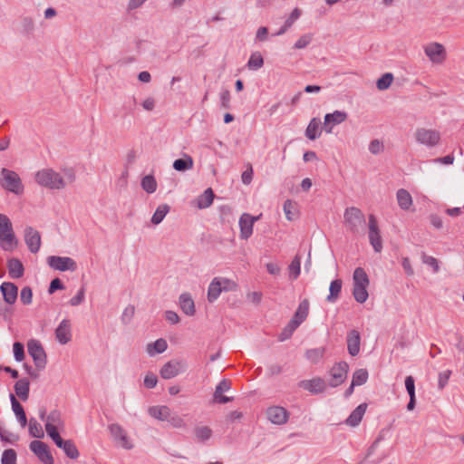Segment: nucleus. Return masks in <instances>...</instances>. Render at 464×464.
Masks as SVG:
<instances>
[{
	"instance_id": "11",
	"label": "nucleus",
	"mask_w": 464,
	"mask_h": 464,
	"mask_svg": "<svg viewBox=\"0 0 464 464\" xmlns=\"http://www.w3.org/2000/svg\"><path fill=\"white\" fill-rule=\"evenodd\" d=\"M48 265L59 271H75L77 269L76 262L68 256H50L47 258Z\"/></svg>"
},
{
	"instance_id": "12",
	"label": "nucleus",
	"mask_w": 464,
	"mask_h": 464,
	"mask_svg": "<svg viewBox=\"0 0 464 464\" xmlns=\"http://www.w3.org/2000/svg\"><path fill=\"white\" fill-rule=\"evenodd\" d=\"M30 450L35 454L40 461L44 464H53V458L46 443L41 440H33L29 445Z\"/></svg>"
},
{
	"instance_id": "53",
	"label": "nucleus",
	"mask_w": 464,
	"mask_h": 464,
	"mask_svg": "<svg viewBox=\"0 0 464 464\" xmlns=\"http://www.w3.org/2000/svg\"><path fill=\"white\" fill-rule=\"evenodd\" d=\"M284 211L288 220H294L296 218V213L293 211L295 209L294 203L292 200L287 199L284 202Z\"/></svg>"
},
{
	"instance_id": "8",
	"label": "nucleus",
	"mask_w": 464,
	"mask_h": 464,
	"mask_svg": "<svg viewBox=\"0 0 464 464\" xmlns=\"http://www.w3.org/2000/svg\"><path fill=\"white\" fill-rule=\"evenodd\" d=\"M415 139L420 144L434 147L440 142V134L435 130L418 128L415 131Z\"/></svg>"
},
{
	"instance_id": "59",
	"label": "nucleus",
	"mask_w": 464,
	"mask_h": 464,
	"mask_svg": "<svg viewBox=\"0 0 464 464\" xmlns=\"http://www.w3.org/2000/svg\"><path fill=\"white\" fill-rule=\"evenodd\" d=\"M220 279L222 281V291L228 292V291H236L237 289L238 285L233 280H230L228 278H223V277H220Z\"/></svg>"
},
{
	"instance_id": "20",
	"label": "nucleus",
	"mask_w": 464,
	"mask_h": 464,
	"mask_svg": "<svg viewBox=\"0 0 464 464\" xmlns=\"http://www.w3.org/2000/svg\"><path fill=\"white\" fill-rule=\"evenodd\" d=\"M347 119V113L341 111H334L333 113H327L324 116V130L331 133L333 126L343 122Z\"/></svg>"
},
{
	"instance_id": "7",
	"label": "nucleus",
	"mask_w": 464,
	"mask_h": 464,
	"mask_svg": "<svg viewBox=\"0 0 464 464\" xmlns=\"http://www.w3.org/2000/svg\"><path fill=\"white\" fill-rule=\"evenodd\" d=\"M27 350L37 370H44L47 363V355L41 343L34 339L30 340L27 343Z\"/></svg>"
},
{
	"instance_id": "50",
	"label": "nucleus",
	"mask_w": 464,
	"mask_h": 464,
	"mask_svg": "<svg viewBox=\"0 0 464 464\" xmlns=\"http://www.w3.org/2000/svg\"><path fill=\"white\" fill-rule=\"evenodd\" d=\"M324 354V348H315L306 351V358L313 362H317Z\"/></svg>"
},
{
	"instance_id": "62",
	"label": "nucleus",
	"mask_w": 464,
	"mask_h": 464,
	"mask_svg": "<svg viewBox=\"0 0 464 464\" xmlns=\"http://www.w3.org/2000/svg\"><path fill=\"white\" fill-rule=\"evenodd\" d=\"M84 294H85V289L84 287H81V289L78 291L77 295H74L71 300H70V304L72 306H77L79 304H81L83 300H84Z\"/></svg>"
},
{
	"instance_id": "16",
	"label": "nucleus",
	"mask_w": 464,
	"mask_h": 464,
	"mask_svg": "<svg viewBox=\"0 0 464 464\" xmlns=\"http://www.w3.org/2000/svg\"><path fill=\"white\" fill-rule=\"evenodd\" d=\"M108 429L114 440L120 443L122 448L126 450H131L133 448V445L129 440L126 431L121 425L112 423L108 426Z\"/></svg>"
},
{
	"instance_id": "5",
	"label": "nucleus",
	"mask_w": 464,
	"mask_h": 464,
	"mask_svg": "<svg viewBox=\"0 0 464 464\" xmlns=\"http://www.w3.org/2000/svg\"><path fill=\"white\" fill-rule=\"evenodd\" d=\"M0 186L15 195H21L24 192V185L19 175L6 168H2L0 170Z\"/></svg>"
},
{
	"instance_id": "37",
	"label": "nucleus",
	"mask_w": 464,
	"mask_h": 464,
	"mask_svg": "<svg viewBox=\"0 0 464 464\" xmlns=\"http://www.w3.org/2000/svg\"><path fill=\"white\" fill-rule=\"evenodd\" d=\"M343 285V281L341 279H334L331 282L329 287V295L326 297V300L330 303L335 302L341 293Z\"/></svg>"
},
{
	"instance_id": "60",
	"label": "nucleus",
	"mask_w": 464,
	"mask_h": 464,
	"mask_svg": "<svg viewBox=\"0 0 464 464\" xmlns=\"http://www.w3.org/2000/svg\"><path fill=\"white\" fill-rule=\"evenodd\" d=\"M312 41V36L310 34H304L301 36L295 44V49H302L305 48Z\"/></svg>"
},
{
	"instance_id": "13",
	"label": "nucleus",
	"mask_w": 464,
	"mask_h": 464,
	"mask_svg": "<svg viewBox=\"0 0 464 464\" xmlns=\"http://www.w3.org/2000/svg\"><path fill=\"white\" fill-rule=\"evenodd\" d=\"M297 385L312 394L323 393L327 388V382L321 377L300 381Z\"/></svg>"
},
{
	"instance_id": "17",
	"label": "nucleus",
	"mask_w": 464,
	"mask_h": 464,
	"mask_svg": "<svg viewBox=\"0 0 464 464\" xmlns=\"http://www.w3.org/2000/svg\"><path fill=\"white\" fill-rule=\"evenodd\" d=\"M24 241L29 250L35 254L39 251L41 246L40 233L32 227H27L24 229Z\"/></svg>"
},
{
	"instance_id": "24",
	"label": "nucleus",
	"mask_w": 464,
	"mask_h": 464,
	"mask_svg": "<svg viewBox=\"0 0 464 464\" xmlns=\"http://www.w3.org/2000/svg\"><path fill=\"white\" fill-rule=\"evenodd\" d=\"M347 349L352 356H356L360 352L361 336L357 330H351L347 334Z\"/></svg>"
},
{
	"instance_id": "58",
	"label": "nucleus",
	"mask_w": 464,
	"mask_h": 464,
	"mask_svg": "<svg viewBox=\"0 0 464 464\" xmlns=\"http://www.w3.org/2000/svg\"><path fill=\"white\" fill-rule=\"evenodd\" d=\"M450 375V370L444 371L439 374L438 387L440 390L444 389V387L448 384Z\"/></svg>"
},
{
	"instance_id": "19",
	"label": "nucleus",
	"mask_w": 464,
	"mask_h": 464,
	"mask_svg": "<svg viewBox=\"0 0 464 464\" xmlns=\"http://www.w3.org/2000/svg\"><path fill=\"white\" fill-rule=\"evenodd\" d=\"M71 322L63 319L55 329V336L61 344L68 343L72 339Z\"/></svg>"
},
{
	"instance_id": "44",
	"label": "nucleus",
	"mask_w": 464,
	"mask_h": 464,
	"mask_svg": "<svg viewBox=\"0 0 464 464\" xmlns=\"http://www.w3.org/2000/svg\"><path fill=\"white\" fill-rule=\"evenodd\" d=\"M194 432L198 441H206L212 436V430L208 426L196 427Z\"/></svg>"
},
{
	"instance_id": "56",
	"label": "nucleus",
	"mask_w": 464,
	"mask_h": 464,
	"mask_svg": "<svg viewBox=\"0 0 464 464\" xmlns=\"http://www.w3.org/2000/svg\"><path fill=\"white\" fill-rule=\"evenodd\" d=\"M421 260L424 264L432 267L434 273H438L440 270V266L438 260L430 256H427L425 253L421 255Z\"/></svg>"
},
{
	"instance_id": "63",
	"label": "nucleus",
	"mask_w": 464,
	"mask_h": 464,
	"mask_svg": "<svg viewBox=\"0 0 464 464\" xmlns=\"http://www.w3.org/2000/svg\"><path fill=\"white\" fill-rule=\"evenodd\" d=\"M158 378L154 373H147L144 378V385L148 389H152L157 385Z\"/></svg>"
},
{
	"instance_id": "25",
	"label": "nucleus",
	"mask_w": 464,
	"mask_h": 464,
	"mask_svg": "<svg viewBox=\"0 0 464 464\" xmlns=\"http://www.w3.org/2000/svg\"><path fill=\"white\" fill-rule=\"evenodd\" d=\"M10 401L12 404V410L14 412L17 420L19 421L22 428L27 425V418L23 405L17 401L13 393H10Z\"/></svg>"
},
{
	"instance_id": "61",
	"label": "nucleus",
	"mask_w": 464,
	"mask_h": 464,
	"mask_svg": "<svg viewBox=\"0 0 464 464\" xmlns=\"http://www.w3.org/2000/svg\"><path fill=\"white\" fill-rule=\"evenodd\" d=\"M383 144L379 140H372L369 145V150L372 154H379L383 150Z\"/></svg>"
},
{
	"instance_id": "52",
	"label": "nucleus",
	"mask_w": 464,
	"mask_h": 464,
	"mask_svg": "<svg viewBox=\"0 0 464 464\" xmlns=\"http://www.w3.org/2000/svg\"><path fill=\"white\" fill-rule=\"evenodd\" d=\"M14 356L16 362H22L24 359V346L20 342H15L13 344Z\"/></svg>"
},
{
	"instance_id": "54",
	"label": "nucleus",
	"mask_w": 464,
	"mask_h": 464,
	"mask_svg": "<svg viewBox=\"0 0 464 464\" xmlns=\"http://www.w3.org/2000/svg\"><path fill=\"white\" fill-rule=\"evenodd\" d=\"M20 300L24 304H30L33 300V291L30 286H24L21 290Z\"/></svg>"
},
{
	"instance_id": "49",
	"label": "nucleus",
	"mask_w": 464,
	"mask_h": 464,
	"mask_svg": "<svg viewBox=\"0 0 464 464\" xmlns=\"http://www.w3.org/2000/svg\"><path fill=\"white\" fill-rule=\"evenodd\" d=\"M45 430L48 436L53 440L55 445H57L63 440L58 432L57 426L51 425V423H45Z\"/></svg>"
},
{
	"instance_id": "40",
	"label": "nucleus",
	"mask_w": 464,
	"mask_h": 464,
	"mask_svg": "<svg viewBox=\"0 0 464 464\" xmlns=\"http://www.w3.org/2000/svg\"><path fill=\"white\" fill-rule=\"evenodd\" d=\"M299 324L295 320H290L288 324L285 326L278 336V340L280 342H284L289 339L294 332L298 328Z\"/></svg>"
},
{
	"instance_id": "43",
	"label": "nucleus",
	"mask_w": 464,
	"mask_h": 464,
	"mask_svg": "<svg viewBox=\"0 0 464 464\" xmlns=\"http://www.w3.org/2000/svg\"><path fill=\"white\" fill-rule=\"evenodd\" d=\"M264 65V59L260 53L255 52L250 55L247 67L250 70H258Z\"/></svg>"
},
{
	"instance_id": "28",
	"label": "nucleus",
	"mask_w": 464,
	"mask_h": 464,
	"mask_svg": "<svg viewBox=\"0 0 464 464\" xmlns=\"http://www.w3.org/2000/svg\"><path fill=\"white\" fill-rule=\"evenodd\" d=\"M56 446L62 449L69 459H76L80 456L79 450L72 440L63 439Z\"/></svg>"
},
{
	"instance_id": "9",
	"label": "nucleus",
	"mask_w": 464,
	"mask_h": 464,
	"mask_svg": "<svg viewBox=\"0 0 464 464\" xmlns=\"http://www.w3.org/2000/svg\"><path fill=\"white\" fill-rule=\"evenodd\" d=\"M369 240L376 253H380L382 249V241L378 227V222L374 215H369Z\"/></svg>"
},
{
	"instance_id": "34",
	"label": "nucleus",
	"mask_w": 464,
	"mask_h": 464,
	"mask_svg": "<svg viewBox=\"0 0 464 464\" xmlns=\"http://www.w3.org/2000/svg\"><path fill=\"white\" fill-rule=\"evenodd\" d=\"M193 168V159L185 154L183 158L175 160L173 169L177 171L184 172Z\"/></svg>"
},
{
	"instance_id": "3",
	"label": "nucleus",
	"mask_w": 464,
	"mask_h": 464,
	"mask_svg": "<svg viewBox=\"0 0 464 464\" xmlns=\"http://www.w3.org/2000/svg\"><path fill=\"white\" fill-rule=\"evenodd\" d=\"M35 181L42 187L50 189H62L65 187L63 178L52 169L39 170L35 174Z\"/></svg>"
},
{
	"instance_id": "41",
	"label": "nucleus",
	"mask_w": 464,
	"mask_h": 464,
	"mask_svg": "<svg viewBox=\"0 0 464 464\" xmlns=\"http://www.w3.org/2000/svg\"><path fill=\"white\" fill-rule=\"evenodd\" d=\"M141 188L147 193L151 194L157 189V181L153 175H146L141 179Z\"/></svg>"
},
{
	"instance_id": "31",
	"label": "nucleus",
	"mask_w": 464,
	"mask_h": 464,
	"mask_svg": "<svg viewBox=\"0 0 464 464\" xmlns=\"http://www.w3.org/2000/svg\"><path fill=\"white\" fill-rule=\"evenodd\" d=\"M309 306L308 299L301 301L291 320H295L300 325L308 316Z\"/></svg>"
},
{
	"instance_id": "55",
	"label": "nucleus",
	"mask_w": 464,
	"mask_h": 464,
	"mask_svg": "<svg viewBox=\"0 0 464 464\" xmlns=\"http://www.w3.org/2000/svg\"><path fill=\"white\" fill-rule=\"evenodd\" d=\"M135 314V307L132 304H129L125 309L123 310V313L121 314V322L123 324H128L131 321L133 315Z\"/></svg>"
},
{
	"instance_id": "27",
	"label": "nucleus",
	"mask_w": 464,
	"mask_h": 464,
	"mask_svg": "<svg viewBox=\"0 0 464 464\" xmlns=\"http://www.w3.org/2000/svg\"><path fill=\"white\" fill-rule=\"evenodd\" d=\"M9 276L13 279L21 278L24 273L23 263L17 258H10L7 261Z\"/></svg>"
},
{
	"instance_id": "15",
	"label": "nucleus",
	"mask_w": 464,
	"mask_h": 464,
	"mask_svg": "<svg viewBox=\"0 0 464 464\" xmlns=\"http://www.w3.org/2000/svg\"><path fill=\"white\" fill-rule=\"evenodd\" d=\"M424 52L434 63H441L446 59V50L441 44L431 43L425 47Z\"/></svg>"
},
{
	"instance_id": "51",
	"label": "nucleus",
	"mask_w": 464,
	"mask_h": 464,
	"mask_svg": "<svg viewBox=\"0 0 464 464\" xmlns=\"http://www.w3.org/2000/svg\"><path fill=\"white\" fill-rule=\"evenodd\" d=\"M46 423L55 426L63 425L61 412L58 410H53L46 417Z\"/></svg>"
},
{
	"instance_id": "35",
	"label": "nucleus",
	"mask_w": 464,
	"mask_h": 464,
	"mask_svg": "<svg viewBox=\"0 0 464 464\" xmlns=\"http://www.w3.org/2000/svg\"><path fill=\"white\" fill-rule=\"evenodd\" d=\"M320 124H321V121L317 118H313L310 121V122L305 130V136L309 140H314L315 139H317L320 136V134H321V131L319 130Z\"/></svg>"
},
{
	"instance_id": "30",
	"label": "nucleus",
	"mask_w": 464,
	"mask_h": 464,
	"mask_svg": "<svg viewBox=\"0 0 464 464\" xmlns=\"http://www.w3.org/2000/svg\"><path fill=\"white\" fill-rule=\"evenodd\" d=\"M222 292V281L220 277H215L208 285V301L215 302Z\"/></svg>"
},
{
	"instance_id": "23",
	"label": "nucleus",
	"mask_w": 464,
	"mask_h": 464,
	"mask_svg": "<svg viewBox=\"0 0 464 464\" xmlns=\"http://www.w3.org/2000/svg\"><path fill=\"white\" fill-rule=\"evenodd\" d=\"M253 219L248 213H243L239 218L240 238L248 239L253 234Z\"/></svg>"
},
{
	"instance_id": "57",
	"label": "nucleus",
	"mask_w": 464,
	"mask_h": 464,
	"mask_svg": "<svg viewBox=\"0 0 464 464\" xmlns=\"http://www.w3.org/2000/svg\"><path fill=\"white\" fill-rule=\"evenodd\" d=\"M63 289H64L63 283L62 282V280L60 278L55 277L50 283V285L48 287V293H49V295H52L55 291L63 290Z\"/></svg>"
},
{
	"instance_id": "42",
	"label": "nucleus",
	"mask_w": 464,
	"mask_h": 464,
	"mask_svg": "<svg viewBox=\"0 0 464 464\" xmlns=\"http://www.w3.org/2000/svg\"><path fill=\"white\" fill-rule=\"evenodd\" d=\"M369 373L366 369H358L353 374V386H361L368 381Z\"/></svg>"
},
{
	"instance_id": "21",
	"label": "nucleus",
	"mask_w": 464,
	"mask_h": 464,
	"mask_svg": "<svg viewBox=\"0 0 464 464\" xmlns=\"http://www.w3.org/2000/svg\"><path fill=\"white\" fill-rule=\"evenodd\" d=\"M4 301L8 304L15 303L18 295V287L11 282H4L0 286Z\"/></svg>"
},
{
	"instance_id": "39",
	"label": "nucleus",
	"mask_w": 464,
	"mask_h": 464,
	"mask_svg": "<svg viewBox=\"0 0 464 464\" xmlns=\"http://www.w3.org/2000/svg\"><path fill=\"white\" fill-rule=\"evenodd\" d=\"M169 209H170V208L168 204L160 205L156 208V210L151 218V220H150L151 223L153 225H159L164 219L165 216L169 212Z\"/></svg>"
},
{
	"instance_id": "33",
	"label": "nucleus",
	"mask_w": 464,
	"mask_h": 464,
	"mask_svg": "<svg viewBox=\"0 0 464 464\" xmlns=\"http://www.w3.org/2000/svg\"><path fill=\"white\" fill-rule=\"evenodd\" d=\"M214 198L215 194L213 189L211 188H207L197 198L198 208L200 209L208 208L212 204Z\"/></svg>"
},
{
	"instance_id": "6",
	"label": "nucleus",
	"mask_w": 464,
	"mask_h": 464,
	"mask_svg": "<svg viewBox=\"0 0 464 464\" xmlns=\"http://www.w3.org/2000/svg\"><path fill=\"white\" fill-rule=\"evenodd\" d=\"M348 372L349 364L346 362L341 361L334 363V365L329 370L330 379L327 385L332 388L340 386L346 381Z\"/></svg>"
},
{
	"instance_id": "22",
	"label": "nucleus",
	"mask_w": 464,
	"mask_h": 464,
	"mask_svg": "<svg viewBox=\"0 0 464 464\" xmlns=\"http://www.w3.org/2000/svg\"><path fill=\"white\" fill-rule=\"evenodd\" d=\"M367 403L366 402H363V403H361L359 404L352 412L351 414L349 415V417L345 420L344 423L347 425V426H350V427H357L360 422L362 421L365 412H366V410H367Z\"/></svg>"
},
{
	"instance_id": "2",
	"label": "nucleus",
	"mask_w": 464,
	"mask_h": 464,
	"mask_svg": "<svg viewBox=\"0 0 464 464\" xmlns=\"http://www.w3.org/2000/svg\"><path fill=\"white\" fill-rule=\"evenodd\" d=\"M353 295L356 302L363 304L369 297L367 287L369 285V277L362 267L355 268L353 276Z\"/></svg>"
},
{
	"instance_id": "26",
	"label": "nucleus",
	"mask_w": 464,
	"mask_h": 464,
	"mask_svg": "<svg viewBox=\"0 0 464 464\" xmlns=\"http://www.w3.org/2000/svg\"><path fill=\"white\" fill-rule=\"evenodd\" d=\"M179 306L182 312L188 316H192L196 313L195 303L188 293H183L179 295Z\"/></svg>"
},
{
	"instance_id": "46",
	"label": "nucleus",
	"mask_w": 464,
	"mask_h": 464,
	"mask_svg": "<svg viewBox=\"0 0 464 464\" xmlns=\"http://www.w3.org/2000/svg\"><path fill=\"white\" fill-rule=\"evenodd\" d=\"M29 434L32 437L42 439L44 436V430L41 425L36 421L34 418H31L29 420Z\"/></svg>"
},
{
	"instance_id": "47",
	"label": "nucleus",
	"mask_w": 464,
	"mask_h": 464,
	"mask_svg": "<svg viewBox=\"0 0 464 464\" xmlns=\"http://www.w3.org/2000/svg\"><path fill=\"white\" fill-rule=\"evenodd\" d=\"M289 272H290V277L292 279H296L301 273V258L299 256H295L291 264L289 265Z\"/></svg>"
},
{
	"instance_id": "4",
	"label": "nucleus",
	"mask_w": 464,
	"mask_h": 464,
	"mask_svg": "<svg viewBox=\"0 0 464 464\" xmlns=\"http://www.w3.org/2000/svg\"><path fill=\"white\" fill-rule=\"evenodd\" d=\"M343 218L344 224L352 233L358 234L364 231L366 225L365 216L360 208L355 207L347 208L344 211Z\"/></svg>"
},
{
	"instance_id": "48",
	"label": "nucleus",
	"mask_w": 464,
	"mask_h": 464,
	"mask_svg": "<svg viewBox=\"0 0 464 464\" xmlns=\"http://www.w3.org/2000/svg\"><path fill=\"white\" fill-rule=\"evenodd\" d=\"M16 458L17 454L14 450H5L2 454L1 464H16Z\"/></svg>"
},
{
	"instance_id": "45",
	"label": "nucleus",
	"mask_w": 464,
	"mask_h": 464,
	"mask_svg": "<svg viewBox=\"0 0 464 464\" xmlns=\"http://www.w3.org/2000/svg\"><path fill=\"white\" fill-rule=\"evenodd\" d=\"M393 74L391 72H386L382 74L376 82V87L380 91L387 90L392 83Z\"/></svg>"
},
{
	"instance_id": "32",
	"label": "nucleus",
	"mask_w": 464,
	"mask_h": 464,
	"mask_svg": "<svg viewBox=\"0 0 464 464\" xmlns=\"http://www.w3.org/2000/svg\"><path fill=\"white\" fill-rule=\"evenodd\" d=\"M396 196L400 208L403 210L410 209L412 205V198L410 192L404 188H400Z\"/></svg>"
},
{
	"instance_id": "38",
	"label": "nucleus",
	"mask_w": 464,
	"mask_h": 464,
	"mask_svg": "<svg viewBox=\"0 0 464 464\" xmlns=\"http://www.w3.org/2000/svg\"><path fill=\"white\" fill-rule=\"evenodd\" d=\"M168 348V343L165 339L160 338L156 340L154 343H149L147 345V353L150 355H154L156 353H162Z\"/></svg>"
},
{
	"instance_id": "29",
	"label": "nucleus",
	"mask_w": 464,
	"mask_h": 464,
	"mask_svg": "<svg viewBox=\"0 0 464 464\" xmlns=\"http://www.w3.org/2000/svg\"><path fill=\"white\" fill-rule=\"evenodd\" d=\"M15 394L24 401H27L29 398L30 392V382L27 378H22L18 380L14 386Z\"/></svg>"
},
{
	"instance_id": "14",
	"label": "nucleus",
	"mask_w": 464,
	"mask_h": 464,
	"mask_svg": "<svg viewBox=\"0 0 464 464\" xmlns=\"http://www.w3.org/2000/svg\"><path fill=\"white\" fill-rule=\"evenodd\" d=\"M267 419L276 425H283L287 422L290 412L282 406H271L266 411Z\"/></svg>"
},
{
	"instance_id": "10",
	"label": "nucleus",
	"mask_w": 464,
	"mask_h": 464,
	"mask_svg": "<svg viewBox=\"0 0 464 464\" xmlns=\"http://www.w3.org/2000/svg\"><path fill=\"white\" fill-rule=\"evenodd\" d=\"M187 369V364L183 361L171 360L166 362L160 369L161 378L169 380L176 377Z\"/></svg>"
},
{
	"instance_id": "64",
	"label": "nucleus",
	"mask_w": 464,
	"mask_h": 464,
	"mask_svg": "<svg viewBox=\"0 0 464 464\" xmlns=\"http://www.w3.org/2000/svg\"><path fill=\"white\" fill-rule=\"evenodd\" d=\"M220 102L221 107L226 110L230 109V92L228 90H224L220 93Z\"/></svg>"
},
{
	"instance_id": "36",
	"label": "nucleus",
	"mask_w": 464,
	"mask_h": 464,
	"mask_svg": "<svg viewBox=\"0 0 464 464\" xmlns=\"http://www.w3.org/2000/svg\"><path fill=\"white\" fill-rule=\"evenodd\" d=\"M149 413L160 420H169L170 410L168 406H152L149 408Z\"/></svg>"
},
{
	"instance_id": "18",
	"label": "nucleus",
	"mask_w": 464,
	"mask_h": 464,
	"mask_svg": "<svg viewBox=\"0 0 464 464\" xmlns=\"http://www.w3.org/2000/svg\"><path fill=\"white\" fill-rule=\"evenodd\" d=\"M231 388V382L227 379H223L215 389L213 395L214 402L225 404L233 401L232 397L223 395L224 392H227Z\"/></svg>"
},
{
	"instance_id": "1",
	"label": "nucleus",
	"mask_w": 464,
	"mask_h": 464,
	"mask_svg": "<svg viewBox=\"0 0 464 464\" xmlns=\"http://www.w3.org/2000/svg\"><path fill=\"white\" fill-rule=\"evenodd\" d=\"M18 240L9 218L0 214V246L5 251H13L17 247Z\"/></svg>"
}]
</instances>
